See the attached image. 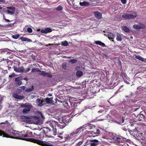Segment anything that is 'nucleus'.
<instances>
[{
  "mask_svg": "<svg viewBox=\"0 0 146 146\" xmlns=\"http://www.w3.org/2000/svg\"><path fill=\"white\" fill-rule=\"evenodd\" d=\"M50 126L52 128L54 135H56L59 131V129H62L66 126V124L64 123H58L55 121H52L51 123Z\"/></svg>",
  "mask_w": 146,
  "mask_h": 146,
  "instance_id": "nucleus-1",
  "label": "nucleus"
},
{
  "mask_svg": "<svg viewBox=\"0 0 146 146\" xmlns=\"http://www.w3.org/2000/svg\"><path fill=\"white\" fill-rule=\"evenodd\" d=\"M20 106L22 107L25 108L22 111L23 114L28 113L30 111L31 109L33 108V106L31 105H30L27 103H25V104H21Z\"/></svg>",
  "mask_w": 146,
  "mask_h": 146,
  "instance_id": "nucleus-2",
  "label": "nucleus"
},
{
  "mask_svg": "<svg viewBox=\"0 0 146 146\" xmlns=\"http://www.w3.org/2000/svg\"><path fill=\"white\" fill-rule=\"evenodd\" d=\"M12 53L6 50L3 49L1 50L0 52V58L2 57L8 58L10 57V55Z\"/></svg>",
  "mask_w": 146,
  "mask_h": 146,
  "instance_id": "nucleus-3",
  "label": "nucleus"
},
{
  "mask_svg": "<svg viewBox=\"0 0 146 146\" xmlns=\"http://www.w3.org/2000/svg\"><path fill=\"white\" fill-rule=\"evenodd\" d=\"M136 15H134L130 14L124 13L121 15L122 18L125 19H135L136 17Z\"/></svg>",
  "mask_w": 146,
  "mask_h": 146,
  "instance_id": "nucleus-4",
  "label": "nucleus"
},
{
  "mask_svg": "<svg viewBox=\"0 0 146 146\" xmlns=\"http://www.w3.org/2000/svg\"><path fill=\"white\" fill-rule=\"evenodd\" d=\"M133 28L136 29H144L145 28V25L141 23H139L138 25L135 24L133 25Z\"/></svg>",
  "mask_w": 146,
  "mask_h": 146,
  "instance_id": "nucleus-5",
  "label": "nucleus"
},
{
  "mask_svg": "<svg viewBox=\"0 0 146 146\" xmlns=\"http://www.w3.org/2000/svg\"><path fill=\"white\" fill-rule=\"evenodd\" d=\"M93 125L89 123L84 125H83V128L82 129V130L83 131L84 130L86 129L87 131L89 132V131H90L91 128L92 127Z\"/></svg>",
  "mask_w": 146,
  "mask_h": 146,
  "instance_id": "nucleus-6",
  "label": "nucleus"
},
{
  "mask_svg": "<svg viewBox=\"0 0 146 146\" xmlns=\"http://www.w3.org/2000/svg\"><path fill=\"white\" fill-rule=\"evenodd\" d=\"M114 139L115 142L118 144L122 143L123 141V138L122 137H115Z\"/></svg>",
  "mask_w": 146,
  "mask_h": 146,
  "instance_id": "nucleus-7",
  "label": "nucleus"
},
{
  "mask_svg": "<svg viewBox=\"0 0 146 146\" xmlns=\"http://www.w3.org/2000/svg\"><path fill=\"white\" fill-rule=\"evenodd\" d=\"M8 58H3L2 59H1V61H3V62L5 63V65H7L8 66H9L12 64V62L11 61L9 60Z\"/></svg>",
  "mask_w": 146,
  "mask_h": 146,
  "instance_id": "nucleus-8",
  "label": "nucleus"
},
{
  "mask_svg": "<svg viewBox=\"0 0 146 146\" xmlns=\"http://www.w3.org/2000/svg\"><path fill=\"white\" fill-rule=\"evenodd\" d=\"M20 118L22 119H25L23 120L22 122H24L26 123H29L31 121L30 119L31 118L29 116H27L24 115H21Z\"/></svg>",
  "mask_w": 146,
  "mask_h": 146,
  "instance_id": "nucleus-9",
  "label": "nucleus"
},
{
  "mask_svg": "<svg viewBox=\"0 0 146 146\" xmlns=\"http://www.w3.org/2000/svg\"><path fill=\"white\" fill-rule=\"evenodd\" d=\"M7 70H4L3 69L0 67V79L8 73Z\"/></svg>",
  "mask_w": 146,
  "mask_h": 146,
  "instance_id": "nucleus-10",
  "label": "nucleus"
},
{
  "mask_svg": "<svg viewBox=\"0 0 146 146\" xmlns=\"http://www.w3.org/2000/svg\"><path fill=\"white\" fill-rule=\"evenodd\" d=\"M12 95L14 98L17 99L22 100L25 98L23 96L19 95L18 94L15 93L13 94Z\"/></svg>",
  "mask_w": 146,
  "mask_h": 146,
  "instance_id": "nucleus-11",
  "label": "nucleus"
},
{
  "mask_svg": "<svg viewBox=\"0 0 146 146\" xmlns=\"http://www.w3.org/2000/svg\"><path fill=\"white\" fill-rule=\"evenodd\" d=\"M15 81L16 82L15 84L17 86H18L22 84V82L20 80V77L16 78L15 79Z\"/></svg>",
  "mask_w": 146,
  "mask_h": 146,
  "instance_id": "nucleus-12",
  "label": "nucleus"
},
{
  "mask_svg": "<svg viewBox=\"0 0 146 146\" xmlns=\"http://www.w3.org/2000/svg\"><path fill=\"white\" fill-rule=\"evenodd\" d=\"M94 131H92V134L93 135V136L95 137L98 136L100 133V130L96 128L95 129Z\"/></svg>",
  "mask_w": 146,
  "mask_h": 146,
  "instance_id": "nucleus-13",
  "label": "nucleus"
},
{
  "mask_svg": "<svg viewBox=\"0 0 146 146\" xmlns=\"http://www.w3.org/2000/svg\"><path fill=\"white\" fill-rule=\"evenodd\" d=\"M52 29L49 27H47L44 30H41V32L42 33L47 34L48 33L51 32Z\"/></svg>",
  "mask_w": 146,
  "mask_h": 146,
  "instance_id": "nucleus-14",
  "label": "nucleus"
},
{
  "mask_svg": "<svg viewBox=\"0 0 146 146\" xmlns=\"http://www.w3.org/2000/svg\"><path fill=\"white\" fill-rule=\"evenodd\" d=\"M31 70L30 68H28L26 70H25L24 68L22 66L21 68H19V72H24L27 73L29 72Z\"/></svg>",
  "mask_w": 146,
  "mask_h": 146,
  "instance_id": "nucleus-15",
  "label": "nucleus"
},
{
  "mask_svg": "<svg viewBox=\"0 0 146 146\" xmlns=\"http://www.w3.org/2000/svg\"><path fill=\"white\" fill-rule=\"evenodd\" d=\"M96 17L98 19H100L102 18V14L100 12L96 11L94 13Z\"/></svg>",
  "mask_w": 146,
  "mask_h": 146,
  "instance_id": "nucleus-16",
  "label": "nucleus"
},
{
  "mask_svg": "<svg viewBox=\"0 0 146 146\" xmlns=\"http://www.w3.org/2000/svg\"><path fill=\"white\" fill-rule=\"evenodd\" d=\"M3 136V137L11 138L9 136L5 133L4 131L2 130H0V136Z\"/></svg>",
  "mask_w": 146,
  "mask_h": 146,
  "instance_id": "nucleus-17",
  "label": "nucleus"
},
{
  "mask_svg": "<svg viewBox=\"0 0 146 146\" xmlns=\"http://www.w3.org/2000/svg\"><path fill=\"white\" fill-rule=\"evenodd\" d=\"M44 102V101L39 98H38L36 100L37 104L38 106H42L43 105V103Z\"/></svg>",
  "mask_w": 146,
  "mask_h": 146,
  "instance_id": "nucleus-18",
  "label": "nucleus"
},
{
  "mask_svg": "<svg viewBox=\"0 0 146 146\" xmlns=\"http://www.w3.org/2000/svg\"><path fill=\"white\" fill-rule=\"evenodd\" d=\"M64 136L65 140H70L72 138L70 134H65L64 135Z\"/></svg>",
  "mask_w": 146,
  "mask_h": 146,
  "instance_id": "nucleus-19",
  "label": "nucleus"
},
{
  "mask_svg": "<svg viewBox=\"0 0 146 146\" xmlns=\"http://www.w3.org/2000/svg\"><path fill=\"white\" fill-rule=\"evenodd\" d=\"M20 39L23 41H27L28 42H32V40L26 37H21Z\"/></svg>",
  "mask_w": 146,
  "mask_h": 146,
  "instance_id": "nucleus-20",
  "label": "nucleus"
},
{
  "mask_svg": "<svg viewBox=\"0 0 146 146\" xmlns=\"http://www.w3.org/2000/svg\"><path fill=\"white\" fill-rule=\"evenodd\" d=\"M123 35L119 33H117V35L116 40L119 41H121L122 39Z\"/></svg>",
  "mask_w": 146,
  "mask_h": 146,
  "instance_id": "nucleus-21",
  "label": "nucleus"
},
{
  "mask_svg": "<svg viewBox=\"0 0 146 146\" xmlns=\"http://www.w3.org/2000/svg\"><path fill=\"white\" fill-rule=\"evenodd\" d=\"M108 38L110 39H114L115 35L114 34L111 32L108 33Z\"/></svg>",
  "mask_w": 146,
  "mask_h": 146,
  "instance_id": "nucleus-22",
  "label": "nucleus"
},
{
  "mask_svg": "<svg viewBox=\"0 0 146 146\" xmlns=\"http://www.w3.org/2000/svg\"><path fill=\"white\" fill-rule=\"evenodd\" d=\"M135 58L137 59L140 60L142 62L145 61H146V59H145L142 57L141 56L139 55H137L135 56Z\"/></svg>",
  "mask_w": 146,
  "mask_h": 146,
  "instance_id": "nucleus-23",
  "label": "nucleus"
},
{
  "mask_svg": "<svg viewBox=\"0 0 146 146\" xmlns=\"http://www.w3.org/2000/svg\"><path fill=\"white\" fill-rule=\"evenodd\" d=\"M80 5L81 6H87L89 5V3L86 1H84L82 2H80L79 3Z\"/></svg>",
  "mask_w": 146,
  "mask_h": 146,
  "instance_id": "nucleus-24",
  "label": "nucleus"
},
{
  "mask_svg": "<svg viewBox=\"0 0 146 146\" xmlns=\"http://www.w3.org/2000/svg\"><path fill=\"white\" fill-rule=\"evenodd\" d=\"M95 43L96 44H99L100 45L102 46H105V44L100 41H97L95 42Z\"/></svg>",
  "mask_w": 146,
  "mask_h": 146,
  "instance_id": "nucleus-25",
  "label": "nucleus"
},
{
  "mask_svg": "<svg viewBox=\"0 0 146 146\" xmlns=\"http://www.w3.org/2000/svg\"><path fill=\"white\" fill-rule=\"evenodd\" d=\"M124 120L123 117H121L119 118V121H117V123L119 124H121L123 125L124 123Z\"/></svg>",
  "mask_w": 146,
  "mask_h": 146,
  "instance_id": "nucleus-26",
  "label": "nucleus"
},
{
  "mask_svg": "<svg viewBox=\"0 0 146 146\" xmlns=\"http://www.w3.org/2000/svg\"><path fill=\"white\" fill-rule=\"evenodd\" d=\"M57 133H58V137L59 138L62 139L64 138V135L62 133H59V131H57Z\"/></svg>",
  "mask_w": 146,
  "mask_h": 146,
  "instance_id": "nucleus-27",
  "label": "nucleus"
},
{
  "mask_svg": "<svg viewBox=\"0 0 146 146\" xmlns=\"http://www.w3.org/2000/svg\"><path fill=\"white\" fill-rule=\"evenodd\" d=\"M122 29L126 32L129 33V29L126 26H124L123 27Z\"/></svg>",
  "mask_w": 146,
  "mask_h": 146,
  "instance_id": "nucleus-28",
  "label": "nucleus"
},
{
  "mask_svg": "<svg viewBox=\"0 0 146 146\" xmlns=\"http://www.w3.org/2000/svg\"><path fill=\"white\" fill-rule=\"evenodd\" d=\"M78 130H76L75 131H73L72 133H70L71 135L72 138H73L77 134V131Z\"/></svg>",
  "mask_w": 146,
  "mask_h": 146,
  "instance_id": "nucleus-29",
  "label": "nucleus"
},
{
  "mask_svg": "<svg viewBox=\"0 0 146 146\" xmlns=\"http://www.w3.org/2000/svg\"><path fill=\"white\" fill-rule=\"evenodd\" d=\"M83 74V72L82 71L78 70L76 72V75L77 76L80 77L82 76Z\"/></svg>",
  "mask_w": 146,
  "mask_h": 146,
  "instance_id": "nucleus-30",
  "label": "nucleus"
},
{
  "mask_svg": "<svg viewBox=\"0 0 146 146\" xmlns=\"http://www.w3.org/2000/svg\"><path fill=\"white\" fill-rule=\"evenodd\" d=\"M63 105L64 107L65 108H66L67 109H68L69 108L68 103L67 102H64H64L63 103Z\"/></svg>",
  "mask_w": 146,
  "mask_h": 146,
  "instance_id": "nucleus-31",
  "label": "nucleus"
},
{
  "mask_svg": "<svg viewBox=\"0 0 146 146\" xmlns=\"http://www.w3.org/2000/svg\"><path fill=\"white\" fill-rule=\"evenodd\" d=\"M123 87V86H121L119 88V89L118 90L115 92V94H116V93H118L119 92H121L123 90V89L122 88Z\"/></svg>",
  "mask_w": 146,
  "mask_h": 146,
  "instance_id": "nucleus-32",
  "label": "nucleus"
},
{
  "mask_svg": "<svg viewBox=\"0 0 146 146\" xmlns=\"http://www.w3.org/2000/svg\"><path fill=\"white\" fill-rule=\"evenodd\" d=\"M40 71V70H39V69L38 68H33L31 70V72H38Z\"/></svg>",
  "mask_w": 146,
  "mask_h": 146,
  "instance_id": "nucleus-33",
  "label": "nucleus"
},
{
  "mask_svg": "<svg viewBox=\"0 0 146 146\" xmlns=\"http://www.w3.org/2000/svg\"><path fill=\"white\" fill-rule=\"evenodd\" d=\"M34 89V87L32 86L30 88L27 89L26 90V91L27 92H29L31 91Z\"/></svg>",
  "mask_w": 146,
  "mask_h": 146,
  "instance_id": "nucleus-34",
  "label": "nucleus"
},
{
  "mask_svg": "<svg viewBox=\"0 0 146 146\" xmlns=\"http://www.w3.org/2000/svg\"><path fill=\"white\" fill-rule=\"evenodd\" d=\"M38 72H40L39 74L41 75H42V76H45V74H46V72H45L44 71H40H40H38Z\"/></svg>",
  "mask_w": 146,
  "mask_h": 146,
  "instance_id": "nucleus-35",
  "label": "nucleus"
},
{
  "mask_svg": "<svg viewBox=\"0 0 146 146\" xmlns=\"http://www.w3.org/2000/svg\"><path fill=\"white\" fill-rule=\"evenodd\" d=\"M61 44L64 46H67L68 45V43L66 41H62L61 42Z\"/></svg>",
  "mask_w": 146,
  "mask_h": 146,
  "instance_id": "nucleus-36",
  "label": "nucleus"
},
{
  "mask_svg": "<svg viewBox=\"0 0 146 146\" xmlns=\"http://www.w3.org/2000/svg\"><path fill=\"white\" fill-rule=\"evenodd\" d=\"M14 70L15 72H19V68L17 66H14Z\"/></svg>",
  "mask_w": 146,
  "mask_h": 146,
  "instance_id": "nucleus-37",
  "label": "nucleus"
},
{
  "mask_svg": "<svg viewBox=\"0 0 146 146\" xmlns=\"http://www.w3.org/2000/svg\"><path fill=\"white\" fill-rule=\"evenodd\" d=\"M45 100L46 101V102L47 104L50 103L51 102V100L50 99V98H46L45 99Z\"/></svg>",
  "mask_w": 146,
  "mask_h": 146,
  "instance_id": "nucleus-38",
  "label": "nucleus"
},
{
  "mask_svg": "<svg viewBox=\"0 0 146 146\" xmlns=\"http://www.w3.org/2000/svg\"><path fill=\"white\" fill-rule=\"evenodd\" d=\"M19 36V34H16L15 35H13L12 37L14 39H17Z\"/></svg>",
  "mask_w": 146,
  "mask_h": 146,
  "instance_id": "nucleus-39",
  "label": "nucleus"
},
{
  "mask_svg": "<svg viewBox=\"0 0 146 146\" xmlns=\"http://www.w3.org/2000/svg\"><path fill=\"white\" fill-rule=\"evenodd\" d=\"M96 128V127H95L93 125L92 126V127L91 128V129H90V131H89V132L90 133L92 134V131H94V130H95V129Z\"/></svg>",
  "mask_w": 146,
  "mask_h": 146,
  "instance_id": "nucleus-40",
  "label": "nucleus"
},
{
  "mask_svg": "<svg viewBox=\"0 0 146 146\" xmlns=\"http://www.w3.org/2000/svg\"><path fill=\"white\" fill-rule=\"evenodd\" d=\"M77 61V60L75 59H72L70 60V62L72 64H74L76 63Z\"/></svg>",
  "mask_w": 146,
  "mask_h": 146,
  "instance_id": "nucleus-41",
  "label": "nucleus"
},
{
  "mask_svg": "<svg viewBox=\"0 0 146 146\" xmlns=\"http://www.w3.org/2000/svg\"><path fill=\"white\" fill-rule=\"evenodd\" d=\"M7 9H9L10 10H11L13 11H15V7H12V6H11V7H7Z\"/></svg>",
  "mask_w": 146,
  "mask_h": 146,
  "instance_id": "nucleus-42",
  "label": "nucleus"
},
{
  "mask_svg": "<svg viewBox=\"0 0 146 146\" xmlns=\"http://www.w3.org/2000/svg\"><path fill=\"white\" fill-rule=\"evenodd\" d=\"M46 74H45L44 76H46L48 78H52V75L46 72Z\"/></svg>",
  "mask_w": 146,
  "mask_h": 146,
  "instance_id": "nucleus-43",
  "label": "nucleus"
},
{
  "mask_svg": "<svg viewBox=\"0 0 146 146\" xmlns=\"http://www.w3.org/2000/svg\"><path fill=\"white\" fill-rule=\"evenodd\" d=\"M83 128V126H82V127L78 128L77 129H76V130H78L77 131V133H78L79 132H80L81 131H83L82 130V129Z\"/></svg>",
  "mask_w": 146,
  "mask_h": 146,
  "instance_id": "nucleus-44",
  "label": "nucleus"
},
{
  "mask_svg": "<svg viewBox=\"0 0 146 146\" xmlns=\"http://www.w3.org/2000/svg\"><path fill=\"white\" fill-rule=\"evenodd\" d=\"M63 8L60 5H59L56 8V9L58 11H61L62 10Z\"/></svg>",
  "mask_w": 146,
  "mask_h": 146,
  "instance_id": "nucleus-45",
  "label": "nucleus"
},
{
  "mask_svg": "<svg viewBox=\"0 0 146 146\" xmlns=\"http://www.w3.org/2000/svg\"><path fill=\"white\" fill-rule=\"evenodd\" d=\"M98 143L92 142V143H90V146H96L98 145Z\"/></svg>",
  "mask_w": 146,
  "mask_h": 146,
  "instance_id": "nucleus-46",
  "label": "nucleus"
},
{
  "mask_svg": "<svg viewBox=\"0 0 146 146\" xmlns=\"http://www.w3.org/2000/svg\"><path fill=\"white\" fill-rule=\"evenodd\" d=\"M7 11L8 14H9L11 15H13L14 13V11H11L9 10H7Z\"/></svg>",
  "mask_w": 146,
  "mask_h": 146,
  "instance_id": "nucleus-47",
  "label": "nucleus"
},
{
  "mask_svg": "<svg viewBox=\"0 0 146 146\" xmlns=\"http://www.w3.org/2000/svg\"><path fill=\"white\" fill-rule=\"evenodd\" d=\"M78 110V109L77 108H75L74 110V113L76 114H76L79 113L77 111Z\"/></svg>",
  "mask_w": 146,
  "mask_h": 146,
  "instance_id": "nucleus-48",
  "label": "nucleus"
},
{
  "mask_svg": "<svg viewBox=\"0 0 146 146\" xmlns=\"http://www.w3.org/2000/svg\"><path fill=\"white\" fill-rule=\"evenodd\" d=\"M27 31L28 33H31L32 32V29L31 28L29 27L27 29Z\"/></svg>",
  "mask_w": 146,
  "mask_h": 146,
  "instance_id": "nucleus-49",
  "label": "nucleus"
},
{
  "mask_svg": "<svg viewBox=\"0 0 146 146\" xmlns=\"http://www.w3.org/2000/svg\"><path fill=\"white\" fill-rule=\"evenodd\" d=\"M90 141L91 142L98 143V141L97 139L90 140Z\"/></svg>",
  "mask_w": 146,
  "mask_h": 146,
  "instance_id": "nucleus-50",
  "label": "nucleus"
},
{
  "mask_svg": "<svg viewBox=\"0 0 146 146\" xmlns=\"http://www.w3.org/2000/svg\"><path fill=\"white\" fill-rule=\"evenodd\" d=\"M62 68L64 69L66 68V64H63L62 65Z\"/></svg>",
  "mask_w": 146,
  "mask_h": 146,
  "instance_id": "nucleus-51",
  "label": "nucleus"
},
{
  "mask_svg": "<svg viewBox=\"0 0 146 146\" xmlns=\"http://www.w3.org/2000/svg\"><path fill=\"white\" fill-rule=\"evenodd\" d=\"M14 26L13 23H11L10 24H8L7 26L8 27H12Z\"/></svg>",
  "mask_w": 146,
  "mask_h": 146,
  "instance_id": "nucleus-52",
  "label": "nucleus"
},
{
  "mask_svg": "<svg viewBox=\"0 0 146 146\" xmlns=\"http://www.w3.org/2000/svg\"><path fill=\"white\" fill-rule=\"evenodd\" d=\"M62 87L63 88L64 90L67 91V90H68V89L67 88V87L63 86H62Z\"/></svg>",
  "mask_w": 146,
  "mask_h": 146,
  "instance_id": "nucleus-53",
  "label": "nucleus"
},
{
  "mask_svg": "<svg viewBox=\"0 0 146 146\" xmlns=\"http://www.w3.org/2000/svg\"><path fill=\"white\" fill-rule=\"evenodd\" d=\"M3 17H4V18H3V19H4L5 20V21L7 22H10V21L9 20V19H6L5 17H4V16H3Z\"/></svg>",
  "mask_w": 146,
  "mask_h": 146,
  "instance_id": "nucleus-54",
  "label": "nucleus"
},
{
  "mask_svg": "<svg viewBox=\"0 0 146 146\" xmlns=\"http://www.w3.org/2000/svg\"><path fill=\"white\" fill-rule=\"evenodd\" d=\"M82 141L79 142L77 144V146H80V145H81L82 144Z\"/></svg>",
  "mask_w": 146,
  "mask_h": 146,
  "instance_id": "nucleus-55",
  "label": "nucleus"
},
{
  "mask_svg": "<svg viewBox=\"0 0 146 146\" xmlns=\"http://www.w3.org/2000/svg\"><path fill=\"white\" fill-rule=\"evenodd\" d=\"M121 2L123 4H125L126 2V0H121Z\"/></svg>",
  "mask_w": 146,
  "mask_h": 146,
  "instance_id": "nucleus-56",
  "label": "nucleus"
},
{
  "mask_svg": "<svg viewBox=\"0 0 146 146\" xmlns=\"http://www.w3.org/2000/svg\"><path fill=\"white\" fill-rule=\"evenodd\" d=\"M20 88H21V89L22 90H24L26 88L25 86H21Z\"/></svg>",
  "mask_w": 146,
  "mask_h": 146,
  "instance_id": "nucleus-57",
  "label": "nucleus"
},
{
  "mask_svg": "<svg viewBox=\"0 0 146 146\" xmlns=\"http://www.w3.org/2000/svg\"><path fill=\"white\" fill-rule=\"evenodd\" d=\"M130 95H128V96H126V97H131L133 96V94L132 92H131Z\"/></svg>",
  "mask_w": 146,
  "mask_h": 146,
  "instance_id": "nucleus-58",
  "label": "nucleus"
},
{
  "mask_svg": "<svg viewBox=\"0 0 146 146\" xmlns=\"http://www.w3.org/2000/svg\"><path fill=\"white\" fill-rule=\"evenodd\" d=\"M80 66H77L75 68V69L76 70H79L80 68Z\"/></svg>",
  "mask_w": 146,
  "mask_h": 146,
  "instance_id": "nucleus-59",
  "label": "nucleus"
},
{
  "mask_svg": "<svg viewBox=\"0 0 146 146\" xmlns=\"http://www.w3.org/2000/svg\"><path fill=\"white\" fill-rule=\"evenodd\" d=\"M55 45V44H48V46H53Z\"/></svg>",
  "mask_w": 146,
  "mask_h": 146,
  "instance_id": "nucleus-60",
  "label": "nucleus"
},
{
  "mask_svg": "<svg viewBox=\"0 0 146 146\" xmlns=\"http://www.w3.org/2000/svg\"><path fill=\"white\" fill-rule=\"evenodd\" d=\"M103 55L104 56H105L106 58H108V56L107 54H105V53Z\"/></svg>",
  "mask_w": 146,
  "mask_h": 146,
  "instance_id": "nucleus-61",
  "label": "nucleus"
},
{
  "mask_svg": "<svg viewBox=\"0 0 146 146\" xmlns=\"http://www.w3.org/2000/svg\"><path fill=\"white\" fill-rule=\"evenodd\" d=\"M14 76V75L13 74H11L9 76V77L10 78H13Z\"/></svg>",
  "mask_w": 146,
  "mask_h": 146,
  "instance_id": "nucleus-62",
  "label": "nucleus"
},
{
  "mask_svg": "<svg viewBox=\"0 0 146 146\" xmlns=\"http://www.w3.org/2000/svg\"><path fill=\"white\" fill-rule=\"evenodd\" d=\"M140 115L141 116V117L142 118H144V117H145V116L143 115V114H140Z\"/></svg>",
  "mask_w": 146,
  "mask_h": 146,
  "instance_id": "nucleus-63",
  "label": "nucleus"
},
{
  "mask_svg": "<svg viewBox=\"0 0 146 146\" xmlns=\"http://www.w3.org/2000/svg\"><path fill=\"white\" fill-rule=\"evenodd\" d=\"M5 0H0V2L5 3Z\"/></svg>",
  "mask_w": 146,
  "mask_h": 146,
  "instance_id": "nucleus-64",
  "label": "nucleus"
}]
</instances>
